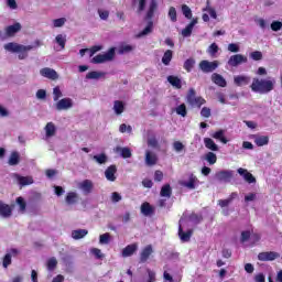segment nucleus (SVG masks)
I'll use <instances>...</instances> for the list:
<instances>
[{
	"label": "nucleus",
	"instance_id": "nucleus-1",
	"mask_svg": "<svg viewBox=\"0 0 282 282\" xmlns=\"http://www.w3.org/2000/svg\"><path fill=\"white\" fill-rule=\"evenodd\" d=\"M274 85H276L275 79H259L253 78L251 84V89L256 94H270L272 89H274Z\"/></svg>",
	"mask_w": 282,
	"mask_h": 282
},
{
	"label": "nucleus",
	"instance_id": "nucleus-2",
	"mask_svg": "<svg viewBox=\"0 0 282 282\" xmlns=\"http://www.w3.org/2000/svg\"><path fill=\"white\" fill-rule=\"evenodd\" d=\"M188 105L192 107H202V105H206V99L202 97H197L195 93V88H191L186 96Z\"/></svg>",
	"mask_w": 282,
	"mask_h": 282
},
{
	"label": "nucleus",
	"instance_id": "nucleus-3",
	"mask_svg": "<svg viewBox=\"0 0 282 282\" xmlns=\"http://www.w3.org/2000/svg\"><path fill=\"white\" fill-rule=\"evenodd\" d=\"M4 50L7 52H12L13 54H18V52H30L32 50H34V46L32 45H22V44H17L14 42H9L7 44H4Z\"/></svg>",
	"mask_w": 282,
	"mask_h": 282
},
{
	"label": "nucleus",
	"instance_id": "nucleus-4",
	"mask_svg": "<svg viewBox=\"0 0 282 282\" xmlns=\"http://www.w3.org/2000/svg\"><path fill=\"white\" fill-rule=\"evenodd\" d=\"M113 56H116V48L111 47L107 53L98 54L97 56L93 57L91 63L95 65L107 63L109 61H113Z\"/></svg>",
	"mask_w": 282,
	"mask_h": 282
},
{
	"label": "nucleus",
	"instance_id": "nucleus-5",
	"mask_svg": "<svg viewBox=\"0 0 282 282\" xmlns=\"http://www.w3.org/2000/svg\"><path fill=\"white\" fill-rule=\"evenodd\" d=\"M198 67L200 70H203L204 74H212V72H215V69L219 67V62L217 61L209 62V61L203 59L199 63Z\"/></svg>",
	"mask_w": 282,
	"mask_h": 282
},
{
	"label": "nucleus",
	"instance_id": "nucleus-6",
	"mask_svg": "<svg viewBox=\"0 0 282 282\" xmlns=\"http://www.w3.org/2000/svg\"><path fill=\"white\" fill-rule=\"evenodd\" d=\"M242 63H248V57L241 54L231 55L227 62L229 67H239Z\"/></svg>",
	"mask_w": 282,
	"mask_h": 282
},
{
	"label": "nucleus",
	"instance_id": "nucleus-7",
	"mask_svg": "<svg viewBox=\"0 0 282 282\" xmlns=\"http://www.w3.org/2000/svg\"><path fill=\"white\" fill-rule=\"evenodd\" d=\"M281 254L275 251H264L260 252L258 254V260L259 261H275V259H279Z\"/></svg>",
	"mask_w": 282,
	"mask_h": 282
},
{
	"label": "nucleus",
	"instance_id": "nucleus-8",
	"mask_svg": "<svg viewBox=\"0 0 282 282\" xmlns=\"http://www.w3.org/2000/svg\"><path fill=\"white\" fill-rule=\"evenodd\" d=\"M151 254H153V246L148 245L140 252V263H147L151 259Z\"/></svg>",
	"mask_w": 282,
	"mask_h": 282
},
{
	"label": "nucleus",
	"instance_id": "nucleus-9",
	"mask_svg": "<svg viewBox=\"0 0 282 282\" xmlns=\"http://www.w3.org/2000/svg\"><path fill=\"white\" fill-rule=\"evenodd\" d=\"M43 78H48V80H58V73L50 67H44L40 70Z\"/></svg>",
	"mask_w": 282,
	"mask_h": 282
},
{
	"label": "nucleus",
	"instance_id": "nucleus-10",
	"mask_svg": "<svg viewBox=\"0 0 282 282\" xmlns=\"http://www.w3.org/2000/svg\"><path fill=\"white\" fill-rule=\"evenodd\" d=\"M78 188L83 191L85 195H89L94 191V182L91 180H84L78 184Z\"/></svg>",
	"mask_w": 282,
	"mask_h": 282
},
{
	"label": "nucleus",
	"instance_id": "nucleus-11",
	"mask_svg": "<svg viewBox=\"0 0 282 282\" xmlns=\"http://www.w3.org/2000/svg\"><path fill=\"white\" fill-rule=\"evenodd\" d=\"M178 237L183 243H187V241H191V238L193 237V229H188L187 231H184V229L182 228V225H180Z\"/></svg>",
	"mask_w": 282,
	"mask_h": 282
},
{
	"label": "nucleus",
	"instance_id": "nucleus-12",
	"mask_svg": "<svg viewBox=\"0 0 282 282\" xmlns=\"http://www.w3.org/2000/svg\"><path fill=\"white\" fill-rule=\"evenodd\" d=\"M141 213L144 217H151V215H155V207H153L151 203L144 202L141 205Z\"/></svg>",
	"mask_w": 282,
	"mask_h": 282
},
{
	"label": "nucleus",
	"instance_id": "nucleus-13",
	"mask_svg": "<svg viewBox=\"0 0 282 282\" xmlns=\"http://www.w3.org/2000/svg\"><path fill=\"white\" fill-rule=\"evenodd\" d=\"M0 217H4V219L12 217V207L2 200H0Z\"/></svg>",
	"mask_w": 282,
	"mask_h": 282
},
{
	"label": "nucleus",
	"instance_id": "nucleus-14",
	"mask_svg": "<svg viewBox=\"0 0 282 282\" xmlns=\"http://www.w3.org/2000/svg\"><path fill=\"white\" fill-rule=\"evenodd\" d=\"M238 173L248 182V184H254V182H257V178L252 175V173L248 172V170L243 167L238 169Z\"/></svg>",
	"mask_w": 282,
	"mask_h": 282
},
{
	"label": "nucleus",
	"instance_id": "nucleus-15",
	"mask_svg": "<svg viewBox=\"0 0 282 282\" xmlns=\"http://www.w3.org/2000/svg\"><path fill=\"white\" fill-rule=\"evenodd\" d=\"M238 194L237 192H232L228 198L226 199H219L218 200V206H220V208H228V206H230V204H232L234 199H237Z\"/></svg>",
	"mask_w": 282,
	"mask_h": 282
},
{
	"label": "nucleus",
	"instance_id": "nucleus-16",
	"mask_svg": "<svg viewBox=\"0 0 282 282\" xmlns=\"http://www.w3.org/2000/svg\"><path fill=\"white\" fill-rule=\"evenodd\" d=\"M216 180H218V182H230V180H232V172L226 170L220 171L216 173Z\"/></svg>",
	"mask_w": 282,
	"mask_h": 282
},
{
	"label": "nucleus",
	"instance_id": "nucleus-17",
	"mask_svg": "<svg viewBox=\"0 0 282 282\" xmlns=\"http://www.w3.org/2000/svg\"><path fill=\"white\" fill-rule=\"evenodd\" d=\"M145 164L147 166H155L158 164V154L149 150L145 151Z\"/></svg>",
	"mask_w": 282,
	"mask_h": 282
},
{
	"label": "nucleus",
	"instance_id": "nucleus-18",
	"mask_svg": "<svg viewBox=\"0 0 282 282\" xmlns=\"http://www.w3.org/2000/svg\"><path fill=\"white\" fill-rule=\"evenodd\" d=\"M14 177L20 186H30L31 184H34V178H32V176H21L19 174H14Z\"/></svg>",
	"mask_w": 282,
	"mask_h": 282
},
{
	"label": "nucleus",
	"instance_id": "nucleus-19",
	"mask_svg": "<svg viewBox=\"0 0 282 282\" xmlns=\"http://www.w3.org/2000/svg\"><path fill=\"white\" fill-rule=\"evenodd\" d=\"M138 251V243H131L123 248L122 250V257H133L135 252Z\"/></svg>",
	"mask_w": 282,
	"mask_h": 282
},
{
	"label": "nucleus",
	"instance_id": "nucleus-20",
	"mask_svg": "<svg viewBox=\"0 0 282 282\" xmlns=\"http://www.w3.org/2000/svg\"><path fill=\"white\" fill-rule=\"evenodd\" d=\"M234 83L237 87H243V85H250V76L238 75L234 77Z\"/></svg>",
	"mask_w": 282,
	"mask_h": 282
},
{
	"label": "nucleus",
	"instance_id": "nucleus-21",
	"mask_svg": "<svg viewBox=\"0 0 282 282\" xmlns=\"http://www.w3.org/2000/svg\"><path fill=\"white\" fill-rule=\"evenodd\" d=\"M155 10H158V0H151L149 4V10L147 12L145 19L148 21H152L155 14Z\"/></svg>",
	"mask_w": 282,
	"mask_h": 282
},
{
	"label": "nucleus",
	"instance_id": "nucleus-22",
	"mask_svg": "<svg viewBox=\"0 0 282 282\" xmlns=\"http://www.w3.org/2000/svg\"><path fill=\"white\" fill-rule=\"evenodd\" d=\"M197 25V18H194L189 24L186 25L185 29L182 30V36L188 39L193 34V28Z\"/></svg>",
	"mask_w": 282,
	"mask_h": 282
},
{
	"label": "nucleus",
	"instance_id": "nucleus-23",
	"mask_svg": "<svg viewBox=\"0 0 282 282\" xmlns=\"http://www.w3.org/2000/svg\"><path fill=\"white\" fill-rule=\"evenodd\" d=\"M212 82L218 87H226L228 85L226 78H224V76L219 75L218 73H214L212 75Z\"/></svg>",
	"mask_w": 282,
	"mask_h": 282
},
{
	"label": "nucleus",
	"instance_id": "nucleus-24",
	"mask_svg": "<svg viewBox=\"0 0 282 282\" xmlns=\"http://www.w3.org/2000/svg\"><path fill=\"white\" fill-rule=\"evenodd\" d=\"M117 171H118V169L116 167V165H110L107 167V170L105 172V176L108 180V182H116Z\"/></svg>",
	"mask_w": 282,
	"mask_h": 282
},
{
	"label": "nucleus",
	"instance_id": "nucleus-25",
	"mask_svg": "<svg viewBox=\"0 0 282 282\" xmlns=\"http://www.w3.org/2000/svg\"><path fill=\"white\" fill-rule=\"evenodd\" d=\"M7 30V35L9 36H14V34H17L18 32H21V23L17 22L12 25H9L6 28Z\"/></svg>",
	"mask_w": 282,
	"mask_h": 282
},
{
	"label": "nucleus",
	"instance_id": "nucleus-26",
	"mask_svg": "<svg viewBox=\"0 0 282 282\" xmlns=\"http://www.w3.org/2000/svg\"><path fill=\"white\" fill-rule=\"evenodd\" d=\"M167 83H170L172 87H175V89H182V79L177 76H174V75L167 76Z\"/></svg>",
	"mask_w": 282,
	"mask_h": 282
},
{
	"label": "nucleus",
	"instance_id": "nucleus-27",
	"mask_svg": "<svg viewBox=\"0 0 282 282\" xmlns=\"http://www.w3.org/2000/svg\"><path fill=\"white\" fill-rule=\"evenodd\" d=\"M197 176L191 174L188 181L183 183V186H185V188H189V191H195V184H197Z\"/></svg>",
	"mask_w": 282,
	"mask_h": 282
},
{
	"label": "nucleus",
	"instance_id": "nucleus-28",
	"mask_svg": "<svg viewBox=\"0 0 282 282\" xmlns=\"http://www.w3.org/2000/svg\"><path fill=\"white\" fill-rule=\"evenodd\" d=\"M115 151H116V153H120V155H121V158H123V160H127V159L131 158V155H132L130 148L117 147L115 149Z\"/></svg>",
	"mask_w": 282,
	"mask_h": 282
},
{
	"label": "nucleus",
	"instance_id": "nucleus-29",
	"mask_svg": "<svg viewBox=\"0 0 282 282\" xmlns=\"http://www.w3.org/2000/svg\"><path fill=\"white\" fill-rule=\"evenodd\" d=\"M44 129L46 138H53V135H56V126L54 124V122L46 123Z\"/></svg>",
	"mask_w": 282,
	"mask_h": 282
},
{
	"label": "nucleus",
	"instance_id": "nucleus-30",
	"mask_svg": "<svg viewBox=\"0 0 282 282\" xmlns=\"http://www.w3.org/2000/svg\"><path fill=\"white\" fill-rule=\"evenodd\" d=\"M173 195V188L171 184H165L161 187L160 196L170 198Z\"/></svg>",
	"mask_w": 282,
	"mask_h": 282
},
{
	"label": "nucleus",
	"instance_id": "nucleus-31",
	"mask_svg": "<svg viewBox=\"0 0 282 282\" xmlns=\"http://www.w3.org/2000/svg\"><path fill=\"white\" fill-rule=\"evenodd\" d=\"M21 162V155L19 152H12L10 158H9V166H17Z\"/></svg>",
	"mask_w": 282,
	"mask_h": 282
},
{
	"label": "nucleus",
	"instance_id": "nucleus-32",
	"mask_svg": "<svg viewBox=\"0 0 282 282\" xmlns=\"http://www.w3.org/2000/svg\"><path fill=\"white\" fill-rule=\"evenodd\" d=\"M133 50H135L134 45H130V44H121L118 47V54H130V52H133Z\"/></svg>",
	"mask_w": 282,
	"mask_h": 282
},
{
	"label": "nucleus",
	"instance_id": "nucleus-33",
	"mask_svg": "<svg viewBox=\"0 0 282 282\" xmlns=\"http://www.w3.org/2000/svg\"><path fill=\"white\" fill-rule=\"evenodd\" d=\"M153 32V20H149L148 25L141 31L138 36L142 39V36H147Z\"/></svg>",
	"mask_w": 282,
	"mask_h": 282
},
{
	"label": "nucleus",
	"instance_id": "nucleus-34",
	"mask_svg": "<svg viewBox=\"0 0 282 282\" xmlns=\"http://www.w3.org/2000/svg\"><path fill=\"white\" fill-rule=\"evenodd\" d=\"M153 32V20H149L148 25L141 31L138 36L142 39V36H147Z\"/></svg>",
	"mask_w": 282,
	"mask_h": 282
},
{
	"label": "nucleus",
	"instance_id": "nucleus-35",
	"mask_svg": "<svg viewBox=\"0 0 282 282\" xmlns=\"http://www.w3.org/2000/svg\"><path fill=\"white\" fill-rule=\"evenodd\" d=\"M204 144L209 151H219V147L215 144V141L210 138H205Z\"/></svg>",
	"mask_w": 282,
	"mask_h": 282
},
{
	"label": "nucleus",
	"instance_id": "nucleus-36",
	"mask_svg": "<svg viewBox=\"0 0 282 282\" xmlns=\"http://www.w3.org/2000/svg\"><path fill=\"white\" fill-rule=\"evenodd\" d=\"M203 12H208L212 19H217V11L210 6V0L206 1V7L203 9Z\"/></svg>",
	"mask_w": 282,
	"mask_h": 282
},
{
	"label": "nucleus",
	"instance_id": "nucleus-37",
	"mask_svg": "<svg viewBox=\"0 0 282 282\" xmlns=\"http://www.w3.org/2000/svg\"><path fill=\"white\" fill-rule=\"evenodd\" d=\"M89 231L87 229H77L72 231L73 239H83L84 237H87Z\"/></svg>",
	"mask_w": 282,
	"mask_h": 282
},
{
	"label": "nucleus",
	"instance_id": "nucleus-38",
	"mask_svg": "<svg viewBox=\"0 0 282 282\" xmlns=\"http://www.w3.org/2000/svg\"><path fill=\"white\" fill-rule=\"evenodd\" d=\"M66 204H68L69 206H72V204H76L78 202V194H76V192H69L66 195Z\"/></svg>",
	"mask_w": 282,
	"mask_h": 282
},
{
	"label": "nucleus",
	"instance_id": "nucleus-39",
	"mask_svg": "<svg viewBox=\"0 0 282 282\" xmlns=\"http://www.w3.org/2000/svg\"><path fill=\"white\" fill-rule=\"evenodd\" d=\"M212 138H214V140L221 141L223 144H228V139H226V137L224 135V130L216 131L214 134H212Z\"/></svg>",
	"mask_w": 282,
	"mask_h": 282
},
{
	"label": "nucleus",
	"instance_id": "nucleus-40",
	"mask_svg": "<svg viewBox=\"0 0 282 282\" xmlns=\"http://www.w3.org/2000/svg\"><path fill=\"white\" fill-rule=\"evenodd\" d=\"M55 43L59 45V50H65V44L67 43V37L64 34H58L55 37Z\"/></svg>",
	"mask_w": 282,
	"mask_h": 282
},
{
	"label": "nucleus",
	"instance_id": "nucleus-41",
	"mask_svg": "<svg viewBox=\"0 0 282 282\" xmlns=\"http://www.w3.org/2000/svg\"><path fill=\"white\" fill-rule=\"evenodd\" d=\"M171 61H173V51L167 50L162 57V63L163 65H171Z\"/></svg>",
	"mask_w": 282,
	"mask_h": 282
},
{
	"label": "nucleus",
	"instance_id": "nucleus-42",
	"mask_svg": "<svg viewBox=\"0 0 282 282\" xmlns=\"http://www.w3.org/2000/svg\"><path fill=\"white\" fill-rule=\"evenodd\" d=\"M15 203L18 204L19 208H20V213H25L26 208H28V203H25V198L19 196L15 199Z\"/></svg>",
	"mask_w": 282,
	"mask_h": 282
},
{
	"label": "nucleus",
	"instance_id": "nucleus-43",
	"mask_svg": "<svg viewBox=\"0 0 282 282\" xmlns=\"http://www.w3.org/2000/svg\"><path fill=\"white\" fill-rule=\"evenodd\" d=\"M102 76H104L102 73L93 70L87 73L86 78L87 80H98V78H102Z\"/></svg>",
	"mask_w": 282,
	"mask_h": 282
},
{
	"label": "nucleus",
	"instance_id": "nucleus-44",
	"mask_svg": "<svg viewBox=\"0 0 282 282\" xmlns=\"http://www.w3.org/2000/svg\"><path fill=\"white\" fill-rule=\"evenodd\" d=\"M205 160L210 165L217 164V154H215V152H207L205 155Z\"/></svg>",
	"mask_w": 282,
	"mask_h": 282
},
{
	"label": "nucleus",
	"instance_id": "nucleus-45",
	"mask_svg": "<svg viewBox=\"0 0 282 282\" xmlns=\"http://www.w3.org/2000/svg\"><path fill=\"white\" fill-rule=\"evenodd\" d=\"M257 147H265V144H268L270 142V138L265 137V135H261L256 138L254 140Z\"/></svg>",
	"mask_w": 282,
	"mask_h": 282
},
{
	"label": "nucleus",
	"instance_id": "nucleus-46",
	"mask_svg": "<svg viewBox=\"0 0 282 282\" xmlns=\"http://www.w3.org/2000/svg\"><path fill=\"white\" fill-rule=\"evenodd\" d=\"M74 100L72 98H63L57 102V107H73Z\"/></svg>",
	"mask_w": 282,
	"mask_h": 282
},
{
	"label": "nucleus",
	"instance_id": "nucleus-47",
	"mask_svg": "<svg viewBox=\"0 0 282 282\" xmlns=\"http://www.w3.org/2000/svg\"><path fill=\"white\" fill-rule=\"evenodd\" d=\"M182 12H183L185 19H193V10H191L189 6L183 4Z\"/></svg>",
	"mask_w": 282,
	"mask_h": 282
},
{
	"label": "nucleus",
	"instance_id": "nucleus-48",
	"mask_svg": "<svg viewBox=\"0 0 282 282\" xmlns=\"http://www.w3.org/2000/svg\"><path fill=\"white\" fill-rule=\"evenodd\" d=\"M148 147H151V149H160V142L158 141V138L150 137L148 139Z\"/></svg>",
	"mask_w": 282,
	"mask_h": 282
},
{
	"label": "nucleus",
	"instance_id": "nucleus-49",
	"mask_svg": "<svg viewBox=\"0 0 282 282\" xmlns=\"http://www.w3.org/2000/svg\"><path fill=\"white\" fill-rule=\"evenodd\" d=\"M249 58H251V61H263V53L260 51L251 52Z\"/></svg>",
	"mask_w": 282,
	"mask_h": 282
},
{
	"label": "nucleus",
	"instance_id": "nucleus-50",
	"mask_svg": "<svg viewBox=\"0 0 282 282\" xmlns=\"http://www.w3.org/2000/svg\"><path fill=\"white\" fill-rule=\"evenodd\" d=\"M217 52H219V46L217 43H213L208 48L207 53L212 55L213 57L217 56Z\"/></svg>",
	"mask_w": 282,
	"mask_h": 282
},
{
	"label": "nucleus",
	"instance_id": "nucleus-51",
	"mask_svg": "<svg viewBox=\"0 0 282 282\" xmlns=\"http://www.w3.org/2000/svg\"><path fill=\"white\" fill-rule=\"evenodd\" d=\"M193 67H195V59L194 58L186 59L184 63V69H186V72H192Z\"/></svg>",
	"mask_w": 282,
	"mask_h": 282
},
{
	"label": "nucleus",
	"instance_id": "nucleus-52",
	"mask_svg": "<svg viewBox=\"0 0 282 282\" xmlns=\"http://www.w3.org/2000/svg\"><path fill=\"white\" fill-rule=\"evenodd\" d=\"M169 17H170L172 23H176L177 22V10H175V7H171L170 8Z\"/></svg>",
	"mask_w": 282,
	"mask_h": 282
},
{
	"label": "nucleus",
	"instance_id": "nucleus-53",
	"mask_svg": "<svg viewBox=\"0 0 282 282\" xmlns=\"http://www.w3.org/2000/svg\"><path fill=\"white\" fill-rule=\"evenodd\" d=\"M62 97L63 91H61V87L56 86L55 88H53V100L56 102Z\"/></svg>",
	"mask_w": 282,
	"mask_h": 282
},
{
	"label": "nucleus",
	"instance_id": "nucleus-54",
	"mask_svg": "<svg viewBox=\"0 0 282 282\" xmlns=\"http://www.w3.org/2000/svg\"><path fill=\"white\" fill-rule=\"evenodd\" d=\"M173 149H174V151H175L176 153H182V151H184V149H185V145H184V143H182L181 141H175V142L173 143Z\"/></svg>",
	"mask_w": 282,
	"mask_h": 282
},
{
	"label": "nucleus",
	"instance_id": "nucleus-55",
	"mask_svg": "<svg viewBox=\"0 0 282 282\" xmlns=\"http://www.w3.org/2000/svg\"><path fill=\"white\" fill-rule=\"evenodd\" d=\"M94 160H96L98 164H106L107 154L101 153V154H98V155H94Z\"/></svg>",
	"mask_w": 282,
	"mask_h": 282
},
{
	"label": "nucleus",
	"instance_id": "nucleus-56",
	"mask_svg": "<svg viewBox=\"0 0 282 282\" xmlns=\"http://www.w3.org/2000/svg\"><path fill=\"white\" fill-rule=\"evenodd\" d=\"M65 23H67V19H65V18H59V19L53 20L54 28H63V25H65Z\"/></svg>",
	"mask_w": 282,
	"mask_h": 282
},
{
	"label": "nucleus",
	"instance_id": "nucleus-57",
	"mask_svg": "<svg viewBox=\"0 0 282 282\" xmlns=\"http://www.w3.org/2000/svg\"><path fill=\"white\" fill-rule=\"evenodd\" d=\"M2 265H3V268H8L9 265H12V254L7 253L3 257Z\"/></svg>",
	"mask_w": 282,
	"mask_h": 282
},
{
	"label": "nucleus",
	"instance_id": "nucleus-58",
	"mask_svg": "<svg viewBox=\"0 0 282 282\" xmlns=\"http://www.w3.org/2000/svg\"><path fill=\"white\" fill-rule=\"evenodd\" d=\"M111 241V235L109 232H106L104 235H100L99 237V243H109Z\"/></svg>",
	"mask_w": 282,
	"mask_h": 282
},
{
	"label": "nucleus",
	"instance_id": "nucleus-59",
	"mask_svg": "<svg viewBox=\"0 0 282 282\" xmlns=\"http://www.w3.org/2000/svg\"><path fill=\"white\" fill-rule=\"evenodd\" d=\"M56 265H58V261L56 260V258H51L47 261V270H55Z\"/></svg>",
	"mask_w": 282,
	"mask_h": 282
},
{
	"label": "nucleus",
	"instance_id": "nucleus-60",
	"mask_svg": "<svg viewBox=\"0 0 282 282\" xmlns=\"http://www.w3.org/2000/svg\"><path fill=\"white\" fill-rule=\"evenodd\" d=\"M35 96L37 100H45V98H47V91L45 89H39Z\"/></svg>",
	"mask_w": 282,
	"mask_h": 282
},
{
	"label": "nucleus",
	"instance_id": "nucleus-61",
	"mask_svg": "<svg viewBox=\"0 0 282 282\" xmlns=\"http://www.w3.org/2000/svg\"><path fill=\"white\" fill-rule=\"evenodd\" d=\"M281 29H282V22L281 21H273L271 23V30L273 32H279V30H281Z\"/></svg>",
	"mask_w": 282,
	"mask_h": 282
},
{
	"label": "nucleus",
	"instance_id": "nucleus-62",
	"mask_svg": "<svg viewBox=\"0 0 282 282\" xmlns=\"http://www.w3.org/2000/svg\"><path fill=\"white\" fill-rule=\"evenodd\" d=\"M175 111L178 116H182V118H186V107H176Z\"/></svg>",
	"mask_w": 282,
	"mask_h": 282
},
{
	"label": "nucleus",
	"instance_id": "nucleus-63",
	"mask_svg": "<svg viewBox=\"0 0 282 282\" xmlns=\"http://www.w3.org/2000/svg\"><path fill=\"white\" fill-rule=\"evenodd\" d=\"M250 239V231H242L241 232V237H240V241L241 243H246V241H248Z\"/></svg>",
	"mask_w": 282,
	"mask_h": 282
},
{
	"label": "nucleus",
	"instance_id": "nucleus-64",
	"mask_svg": "<svg viewBox=\"0 0 282 282\" xmlns=\"http://www.w3.org/2000/svg\"><path fill=\"white\" fill-rule=\"evenodd\" d=\"M228 52H232L234 54H237L239 52V45L235 43H230L228 45Z\"/></svg>",
	"mask_w": 282,
	"mask_h": 282
}]
</instances>
